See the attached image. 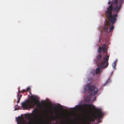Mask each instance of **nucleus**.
Returning a JSON list of instances; mask_svg holds the SVG:
<instances>
[{"label": "nucleus", "instance_id": "nucleus-12", "mask_svg": "<svg viewBox=\"0 0 124 124\" xmlns=\"http://www.w3.org/2000/svg\"><path fill=\"white\" fill-rule=\"evenodd\" d=\"M102 47H99L98 49V52L99 54H100L102 52Z\"/></svg>", "mask_w": 124, "mask_h": 124}, {"label": "nucleus", "instance_id": "nucleus-9", "mask_svg": "<svg viewBox=\"0 0 124 124\" xmlns=\"http://www.w3.org/2000/svg\"><path fill=\"white\" fill-rule=\"evenodd\" d=\"M110 26V28H109V32H111L114 29V26L113 24H111L110 23V24L109 25V27Z\"/></svg>", "mask_w": 124, "mask_h": 124}, {"label": "nucleus", "instance_id": "nucleus-20", "mask_svg": "<svg viewBox=\"0 0 124 124\" xmlns=\"http://www.w3.org/2000/svg\"><path fill=\"white\" fill-rule=\"evenodd\" d=\"M25 90L23 89L22 90V92L21 93H23L25 92Z\"/></svg>", "mask_w": 124, "mask_h": 124}, {"label": "nucleus", "instance_id": "nucleus-15", "mask_svg": "<svg viewBox=\"0 0 124 124\" xmlns=\"http://www.w3.org/2000/svg\"><path fill=\"white\" fill-rule=\"evenodd\" d=\"M19 95V94H18H18L17 95V98L18 99V100L17 102V103H19L20 102V98H18V96Z\"/></svg>", "mask_w": 124, "mask_h": 124}, {"label": "nucleus", "instance_id": "nucleus-7", "mask_svg": "<svg viewBox=\"0 0 124 124\" xmlns=\"http://www.w3.org/2000/svg\"><path fill=\"white\" fill-rule=\"evenodd\" d=\"M110 24V22L108 21H105V23L104 24V26L103 30V31L105 32L108 31V28L109 27Z\"/></svg>", "mask_w": 124, "mask_h": 124}, {"label": "nucleus", "instance_id": "nucleus-27", "mask_svg": "<svg viewBox=\"0 0 124 124\" xmlns=\"http://www.w3.org/2000/svg\"><path fill=\"white\" fill-rule=\"evenodd\" d=\"M96 97H95V99H96Z\"/></svg>", "mask_w": 124, "mask_h": 124}, {"label": "nucleus", "instance_id": "nucleus-3", "mask_svg": "<svg viewBox=\"0 0 124 124\" xmlns=\"http://www.w3.org/2000/svg\"><path fill=\"white\" fill-rule=\"evenodd\" d=\"M107 54L108 53L107 52L106 53V56L101 60H100L102 57L101 54H99L97 56V59L95 60L94 62L97 66L103 68H106L108 66V61L109 55H107Z\"/></svg>", "mask_w": 124, "mask_h": 124}, {"label": "nucleus", "instance_id": "nucleus-19", "mask_svg": "<svg viewBox=\"0 0 124 124\" xmlns=\"http://www.w3.org/2000/svg\"><path fill=\"white\" fill-rule=\"evenodd\" d=\"M18 92L17 93V94H18H18H19V93H21V91H20V88H18Z\"/></svg>", "mask_w": 124, "mask_h": 124}, {"label": "nucleus", "instance_id": "nucleus-24", "mask_svg": "<svg viewBox=\"0 0 124 124\" xmlns=\"http://www.w3.org/2000/svg\"><path fill=\"white\" fill-rule=\"evenodd\" d=\"M28 123L29 124H32V123L31 122H29Z\"/></svg>", "mask_w": 124, "mask_h": 124}, {"label": "nucleus", "instance_id": "nucleus-30", "mask_svg": "<svg viewBox=\"0 0 124 124\" xmlns=\"http://www.w3.org/2000/svg\"><path fill=\"white\" fill-rule=\"evenodd\" d=\"M56 118H57V116H56Z\"/></svg>", "mask_w": 124, "mask_h": 124}, {"label": "nucleus", "instance_id": "nucleus-25", "mask_svg": "<svg viewBox=\"0 0 124 124\" xmlns=\"http://www.w3.org/2000/svg\"><path fill=\"white\" fill-rule=\"evenodd\" d=\"M40 106H41L40 105H38V107H40Z\"/></svg>", "mask_w": 124, "mask_h": 124}, {"label": "nucleus", "instance_id": "nucleus-16", "mask_svg": "<svg viewBox=\"0 0 124 124\" xmlns=\"http://www.w3.org/2000/svg\"><path fill=\"white\" fill-rule=\"evenodd\" d=\"M33 112H35V114H37V111L35 110V109H34L32 111Z\"/></svg>", "mask_w": 124, "mask_h": 124}, {"label": "nucleus", "instance_id": "nucleus-18", "mask_svg": "<svg viewBox=\"0 0 124 124\" xmlns=\"http://www.w3.org/2000/svg\"><path fill=\"white\" fill-rule=\"evenodd\" d=\"M109 79H108V80H107L106 82H105V84H107V83H108V82H109Z\"/></svg>", "mask_w": 124, "mask_h": 124}, {"label": "nucleus", "instance_id": "nucleus-28", "mask_svg": "<svg viewBox=\"0 0 124 124\" xmlns=\"http://www.w3.org/2000/svg\"><path fill=\"white\" fill-rule=\"evenodd\" d=\"M30 94H31V92H30Z\"/></svg>", "mask_w": 124, "mask_h": 124}, {"label": "nucleus", "instance_id": "nucleus-14", "mask_svg": "<svg viewBox=\"0 0 124 124\" xmlns=\"http://www.w3.org/2000/svg\"><path fill=\"white\" fill-rule=\"evenodd\" d=\"M116 62H115L113 63V64L112 66L113 67V68L114 69H115L116 68Z\"/></svg>", "mask_w": 124, "mask_h": 124}, {"label": "nucleus", "instance_id": "nucleus-11", "mask_svg": "<svg viewBox=\"0 0 124 124\" xmlns=\"http://www.w3.org/2000/svg\"><path fill=\"white\" fill-rule=\"evenodd\" d=\"M113 6V4L115 5H116L118 3V0H113L112 1Z\"/></svg>", "mask_w": 124, "mask_h": 124}, {"label": "nucleus", "instance_id": "nucleus-22", "mask_svg": "<svg viewBox=\"0 0 124 124\" xmlns=\"http://www.w3.org/2000/svg\"><path fill=\"white\" fill-rule=\"evenodd\" d=\"M92 78H88V80L89 81H90L92 80Z\"/></svg>", "mask_w": 124, "mask_h": 124}, {"label": "nucleus", "instance_id": "nucleus-26", "mask_svg": "<svg viewBox=\"0 0 124 124\" xmlns=\"http://www.w3.org/2000/svg\"><path fill=\"white\" fill-rule=\"evenodd\" d=\"M17 109H16V108H15V110H17Z\"/></svg>", "mask_w": 124, "mask_h": 124}, {"label": "nucleus", "instance_id": "nucleus-5", "mask_svg": "<svg viewBox=\"0 0 124 124\" xmlns=\"http://www.w3.org/2000/svg\"><path fill=\"white\" fill-rule=\"evenodd\" d=\"M87 86L88 87V91L89 92L94 91L93 93H90L86 99V101L87 102H89L91 99V96L96 95L98 92V90L95 86H94L90 85L89 84H88Z\"/></svg>", "mask_w": 124, "mask_h": 124}, {"label": "nucleus", "instance_id": "nucleus-8", "mask_svg": "<svg viewBox=\"0 0 124 124\" xmlns=\"http://www.w3.org/2000/svg\"><path fill=\"white\" fill-rule=\"evenodd\" d=\"M102 49L104 53H106V45L105 44H103L102 45Z\"/></svg>", "mask_w": 124, "mask_h": 124}, {"label": "nucleus", "instance_id": "nucleus-10", "mask_svg": "<svg viewBox=\"0 0 124 124\" xmlns=\"http://www.w3.org/2000/svg\"><path fill=\"white\" fill-rule=\"evenodd\" d=\"M23 119V117L21 116H19L18 118H16V120L17 122V123H18L19 121H22Z\"/></svg>", "mask_w": 124, "mask_h": 124}, {"label": "nucleus", "instance_id": "nucleus-2", "mask_svg": "<svg viewBox=\"0 0 124 124\" xmlns=\"http://www.w3.org/2000/svg\"><path fill=\"white\" fill-rule=\"evenodd\" d=\"M109 0L108 4H110L109 6L107 8L105 15L108 20L112 24L114 23L116 21V17L117 16V14L120 10L122 6L121 4L116 5L114 7L112 1Z\"/></svg>", "mask_w": 124, "mask_h": 124}, {"label": "nucleus", "instance_id": "nucleus-23", "mask_svg": "<svg viewBox=\"0 0 124 124\" xmlns=\"http://www.w3.org/2000/svg\"><path fill=\"white\" fill-rule=\"evenodd\" d=\"M22 96V95H20L19 96V95L18 96V98H20V99H21V98Z\"/></svg>", "mask_w": 124, "mask_h": 124}, {"label": "nucleus", "instance_id": "nucleus-21", "mask_svg": "<svg viewBox=\"0 0 124 124\" xmlns=\"http://www.w3.org/2000/svg\"><path fill=\"white\" fill-rule=\"evenodd\" d=\"M59 106H54V108H55L59 109Z\"/></svg>", "mask_w": 124, "mask_h": 124}, {"label": "nucleus", "instance_id": "nucleus-4", "mask_svg": "<svg viewBox=\"0 0 124 124\" xmlns=\"http://www.w3.org/2000/svg\"><path fill=\"white\" fill-rule=\"evenodd\" d=\"M31 94V97L30 99L33 104H32V102L29 100H25L21 103L22 107L24 110L34 108L35 105L37 104L39 101L38 99L36 98H35L34 96H32Z\"/></svg>", "mask_w": 124, "mask_h": 124}, {"label": "nucleus", "instance_id": "nucleus-17", "mask_svg": "<svg viewBox=\"0 0 124 124\" xmlns=\"http://www.w3.org/2000/svg\"><path fill=\"white\" fill-rule=\"evenodd\" d=\"M31 88L29 87H28L27 88V90L30 92V90Z\"/></svg>", "mask_w": 124, "mask_h": 124}, {"label": "nucleus", "instance_id": "nucleus-29", "mask_svg": "<svg viewBox=\"0 0 124 124\" xmlns=\"http://www.w3.org/2000/svg\"><path fill=\"white\" fill-rule=\"evenodd\" d=\"M94 74H94H94H93V75H94Z\"/></svg>", "mask_w": 124, "mask_h": 124}, {"label": "nucleus", "instance_id": "nucleus-6", "mask_svg": "<svg viewBox=\"0 0 124 124\" xmlns=\"http://www.w3.org/2000/svg\"><path fill=\"white\" fill-rule=\"evenodd\" d=\"M71 110L72 111V115L74 117L76 116V124H78V105L76 106L75 107L72 108Z\"/></svg>", "mask_w": 124, "mask_h": 124}, {"label": "nucleus", "instance_id": "nucleus-1", "mask_svg": "<svg viewBox=\"0 0 124 124\" xmlns=\"http://www.w3.org/2000/svg\"><path fill=\"white\" fill-rule=\"evenodd\" d=\"M95 108L94 105H78V124H91V122H94L95 119L101 122L100 119L103 117V113L100 109H96L88 118L87 116V111Z\"/></svg>", "mask_w": 124, "mask_h": 124}, {"label": "nucleus", "instance_id": "nucleus-13", "mask_svg": "<svg viewBox=\"0 0 124 124\" xmlns=\"http://www.w3.org/2000/svg\"><path fill=\"white\" fill-rule=\"evenodd\" d=\"M100 68H97L95 72L96 74H98L100 72Z\"/></svg>", "mask_w": 124, "mask_h": 124}]
</instances>
